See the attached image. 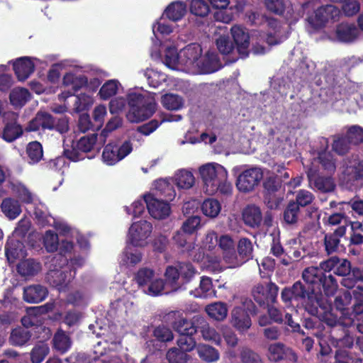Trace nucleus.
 I'll return each instance as SVG.
<instances>
[{
  "mask_svg": "<svg viewBox=\"0 0 363 363\" xmlns=\"http://www.w3.org/2000/svg\"><path fill=\"white\" fill-rule=\"evenodd\" d=\"M270 30L267 34L259 31L253 32L251 35L247 30L240 26L231 28V35L236 45V50L241 57H245L249 54L250 40H251L252 51L255 55H263L269 50V47L264 45H277L287 38L288 35L280 23L275 19L269 21Z\"/></svg>",
  "mask_w": 363,
  "mask_h": 363,
  "instance_id": "f257e3e1",
  "label": "nucleus"
},
{
  "mask_svg": "<svg viewBox=\"0 0 363 363\" xmlns=\"http://www.w3.org/2000/svg\"><path fill=\"white\" fill-rule=\"evenodd\" d=\"M202 56V48L199 44L191 43L179 52L174 48H167L165 52L164 63L169 69L197 74L198 72H209L214 69L212 66L199 67Z\"/></svg>",
  "mask_w": 363,
  "mask_h": 363,
  "instance_id": "f03ea898",
  "label": "nucleus"
},
{
  "mask_svg": "<svg viewBox=\"0 0 363 363\" xmlns=\"http://www.w3.org/2000/svg\"><path fill=\"white\" fill-rule=\"evenodd\" d=\"M199 172L203 182V191L206 194H231L233 186L228 181V171L223 166L216 162H209L201 166Z\"/></svg>",
  "mask_w": 363,
  "mask_h": 363,
  "instance_id": "7ed1b4c3",
  "label": "nucleus"
},
{
  "mask_svg": "<svg viewBox=\"0 0 363 363\" xmlns=\"http://www.w3.org/2000/svg\"><path fill=\"white\" fill-rule=\"evenodd\" d=\"M282 301L285 303L296 302V305L301 304L306 311L312 315L318 312V301L315 296L313 289H306L299 282H296L291 288H286L281 292Z\"/></svg>",
  "mask_w": 363,
  "mask_h": 363,
  "instance_id": "20e7f679",
  "label": "nucleus"
},
{
  "mask_svg": "<svg viewBox=\"0 0 363 363\" xmlns=\"http://www.w3.org/2000/svg\"><path fill=\"white\" fill-rule=\"evenodd\" d=\"M128 101L130 109L127 118L132 123H139L147 119L156 108V102L152 96H145L140 93L130 92Z\"/></svg>",
  "mask_w": 363,
  "mask_h": 363,
  "instance_id": "39448f33",
  "label": "nucleus"
},
{
  "mask_svg": "<svg viewBox=\"0 0 363 363\" xmlns=\"http://www.w3.org/2000/svg\"><path fill=\"white\" fill-rule=\"evenodd\" d=\"M218 238L219 236L215 230H208L201 240V248L203 252L196 255L194 260L203 262L206 267L213 270L217 269L221 258L219 255H213L212 252L218 247Z\"/></svg>",
  "mask_w": 363,
  "mask_h": 363,
  "instance_id": "423d86ee",
  "label": "nucleus"
},
{
  "mask_svg": "<svg viewBox=\"0 0 363 363\" xmlns=\"http://www.w3.org/2000/svg\"><path fill=\"white\" fill-rule=\"evenodd\" d=\"M152 232V225L145 220L134 222L130 227L128 241L134 247H144L149 243Z\"/></svg>",
  "mask_w": 363,
  "mask_h": 363,
  "instance_id": "0eeeda50",
  "label": "nucleus"
},
{
  "mask_svg": "<svg viewBox=\"0 0 363 363\" xmlns=\"http://www.w3.org/2000/svg\"><path fill=\"white\" fill-rule=\"evenodd\" d=\"M263 178V170L259 167H252L240 173L236 180V186L240 191L250 192L258 186Z\"/></svg>",
  "mask_w": 363,
  "mask_h": 363,
  "instance_id": "6e6552de",
  "label": "nucleus"
},
{
  "mask_svg": "<svg viewBox=\"0 0 363 363\" xmlns=\"http://www.w3.org/2000/svg\"><path fill=\"white\" fill-rule=\"evenodd\" d=\"M133 150L129 141L124 142L120 147L108 143L102 153V160L107 165H113L129 155Z\"/></svg>",
  "mask_w": 363,
  "mask_h": 363,
  "instance_id": "1a4fd4ad",
  "label": "nucleus"
},
{
  "mask_svg": "<svg viewBox=\"0 0 363 363\" xmlns=\"http://www.w3.org/2000/svg\"><path fill=\"white\" fill-rule=\"evenodd\" d=\"M144 200L149 213L155 219H164L171 213V208L167 202L156 199L150 194L144 195Z\"/></svg>",
  "mask_w": 363,
  "mask_h": 363,
  "instance_id": "9d476101",
  "label": "nucleus"
},
{
  "mask_svg": "<svg viewBox=\"0 0 363 363\" xmlns=\"http://www.w3.org/2000/svg\"><path fill=\"white\" fill-rule=\"evenodd\" d=\"M340 11L333 5H327L318 9L308 17V21L315 28L323 26L329 20H335L340 16Z\"/></svg>",
  "mask_w": 363,
  "mask_h": 363,
  "instance_id": "9b49d317",
  "label": "nucleus"
},
{
  "mask_svg": "<svg viewBox=\"0 0 363 363\" xmlns=\"http://www.w3.org/2000/svg\"><path fill=\"white\" fill-rule=\"evenodd\" d=\"M253 245L245 238H241L238 243V254L234 251L230 268L240 267L252 257Z\"/></svg>",
  "mask_w": 363,
  "mask_h": 363,
  "instance_id": "f8f14e48",
  "label": "nucleus"
},
{
  "mask_svg": "<svg viewBox=\"0 0 363 363\" xmlns=\"http://www.w3.org/2000/svg\"><path fill=\"white\" fill-rule=\"evenodd\" d=\"M278 294V287L272 283L265 285L257 284L253 290L252 295L255 300L260 305L266 303H274Z\"/></svg>",
  "mask_w": 363,
  "mask_h": 363,
  "instance_id": "ddd939ff",
  "label": "nucleus"
},
{
  "mask_svg": "<svg viewBox=\"0 0 363 363\" xmlns=\"http://www.w3.org/2000/svg\"><path fill=\"white\" fill-rule=\"evenodd\" d=\"M87 78L82 74L67 72L63 77V86L68 89V93H62L59 96L61 99H66L68 96L84 87L87 84Z\"/></svg>",
  "mask_w": 363,
  "mask_h": 363,
  "instance_id": "4468645a",
  "label": "nucleus"
},
{
  "mask_svg": "<svg viewBox=\"0 0 363 363\" xmlns=\"http://www.w3.org/2000/svg\"><path fill=\"white\" fill-rule=\"evenodd\" d=\"M74 274V272L72 274L71 271L68 272L67 268L64 269H55L48 274L47 280L52 286L62 291L70 282Z\"/></svg>",
  "mask_w": 363,
  "mask_h": 363,
  "instance_id": "2eb2a0df",
  "label": "nucleus"
},
{
  "mask_svg": "<svg viewBox=\"0 0 363 363\" xmlns=\"http://www.w3.org/2000/svg\"><path fill=\"white\" fill-rule=\"evenodd\" d=\"M230 323L239 332H244L248 330L251 325V320L242 307H235L230 313Z\"/></svg>",
  "mask_w": 363,
  "mask_h": 363,
  "instance_id": "dca6fc26",
  "label": "nucleus"
},
{
  "mask_svg": "<svg viewBox=\"0 0 363 363\" xmlns=\"http://www.w3.org/2000/svg\"><path fill=\"white\" fill-rule=\"evenodd\" d=\"M315 170L310 169L308 172V177L310 186L321 192H331L335 189L334 181L329 177H315Z\"/></svg>",
  "mask_w": 363,
  "mask_h": 363,
  "instance_id": "f3484780",
  "label": "nucleus"
},
{
  "mask_svg": "<svg viewBox=\"0 0 363 363\" xmlns=\"http://www.w3.org/2000/svg\"><path fill=\"white\" fill-rule=\"evenodd\" d=\"M235 246V242L230 235L223 234L219 236L218 247L220 250L223 259L229 268L234 254Z\"/></svg>",
  "mask_w": 363,
  "mask_h": 363,
  "instance_id": "a211bd4d",
  "label": "nucleus"
},
{
  "mask_svg": "<svg viewBox=\"0 0 363 363\" xmlns=\"http://www.w3.org/2000/svg\"><path fill=\"white\" fill-rule=\"evenodd\" d=\"M13 66L18 79L23 81L33 72L35 63L30 57H23L16 60Z\"/></svg>",
  "mask_w": 363,
  "mask_h": 363,
  "instance_id": "6ab92c4d",
  "label": "nucleus"
},
{
  "mask_svg": "<svg viewBox=\"0 0 363 363\" xmlns=\"http://www.w3.org/2000/svg\"><path fill=\"white\" fill-rule=\"evenodd\" d=\"M269 359L272 361H279L283 359H288L290 361H296V355L289 348H285L280 343L271 345L269 347Z\"/></svg>",
  "mask_w": 363,
  "mask_h": 363,
  "instance_id": "aec40b11",
  "label": "nucleus"
},
{
  "mask_svg": "<svg viewBox=\"0 0 363 363\" xmlns=\"http://www.w3.org/2000/svg\"><path fill=\"white\" fill-rule=\"evenodd\" d=\"M173 180L179 189L185 190L192 188L196 182L193 173L185 169L177 171L173 177Z\"/></svg>",
  "mask_w": 363,
  "mask_h": 363,
  "instance_id": "412c9836",
  "label": "nucleus"
},
{
  "mask_svg": "<svg viewBox=\"0 0 363 363\" xmlns=\"http://www.w3.org/2000/svg\"><path fill=\"white\" fill-rule=\"evenodd\" d=\"M104 143H101L99 135L91 134L81 138L76 144L78 150L82 152H90L91 150L99 151Z\"/></svg>",
  "mask_w": 363,
  "mask_h": 363,
  "instance_id": "4be33fe9",
  "label": "nucleus"
},
{
  "mask_svg": "<svg viewBox=\"0 0 363 363\" xmlns=\"http://www.w3.org/2000/svg\"><path fill=\"white\" fill-rule=\"evenodd\" d=\"M6 255L11 263L24 258L26 256V252L24 250L23 244L18 240H9L6 247Z\"/></svg>",
  "mask_w": 363,
  "mask_h": 363,
  "instance_id": "5701e85b",
  "label": "nucleus"
},
{
  "mask_svg": "<svg viewBox=\"0 0 363 363\" xmlns=\"http://www.w3.org/2000/svg\"><path fill=\"white\" fill-rule=\"evenodd\" d=\"M48 295V290L45 287L35 285L30 286L24 289V300L29 303H38L43 301Z\"/></svg>",
  "mask_w": 363,
  "mask_h": 363,
  "instance_id": "b1692460",
  "label": "nucleus"
},
{
  "mask_svg": "<svg viewBox=\"0 0 363 363\" xmlns=\"http://www.w3.org/2000/svg\"><path fill=\"white\" fill-rule=\"evenodd\" d=\"M336 35L339 40L349 43L354 40L357 38L359 30L353 24L342 23L337 26Z\"/></svg>",
  "mask_w": 363,
  "mask_h": 363,
  "instance_id": "393cba45",
  "label": "nucleus"
},
{
  "mask_svg": "<svg viewBox=\"0 0 363 363\" xmlns=\"http://www.w3.org/2000/svg\"><path fill=\"white\" fill-rule=\"evenodd\" d=\"M55 227L60 235L75 238L80 247L86 249L89 246L87 240L84 236L79 235L77 230L71 229L66 223H56Z\"/></svg>",
  "mask_w": 363,
  "mask_h": 363,
  "instance_id": "a878e982",
  "label": "nucleus"
},
{
  "mask_svg": "<svg viewBox=\"0 0 363 363\" xmlns=\"http://www.w3.org/2000/svg\"><path fill=\"white\" fill-rule=\"evenodd\" d=\"M244 222L251 226H258L262 220V216L259 207L255 205L247 206L242 212Z\"/></svg>",
  "mask_w": 363,
  "mask_h": 363,
  "instance_id": "bb28decb",
  "label": "nucleus"
},
{
  "mask_svg": "<svg viewBox=\"0 0 363 363\" xmlns=\"http://www.w3.org/2000/svg\"><path fill=\"white\" fill-rule=\"evenodd\" d=\"M40 128L44 129H53L55 128V121L50 114L38 113L28 126L29 130L33 131L38 130Z\"/></svg>",
  "mask_w": 363,
  "mask_h": 363,
  "instance_id": "cd10ccee",
  "label": "nucleus"
},
{
  "mask_svg": "<svg viewBox=\"0 0 363 363\" xmlns=\"http://www.w3.org/2000/svg\"><path fill=\"white\" fill-rule=\"evenodd\" d=\"M1 208L3 213L10 220L15 219L21 213V208L18 201L11 198L3 200Z\"/></svg>",
  "mask_w": 363,
  "mask_h": 363,
  "instance_id": "c85d7f7f",
  "label": "nucleus"
},
{
  "mask_svg": "<svg viewBox=\"0 0 363 363\" xmlns=\"http://www.w3.org/2000/svg\"><path fill=\"white\" fill-rule=\"evenodd\" d=\"M142 253L130 247H127L120 258V264L126 267H132L140 263L142 260Z\"/></svg>",
  "mask_w": 363,
  "mask_h": 363,
  "instance_id": "c756f323",
  "label": "nucleus"
},
{
  "mask_svg": "<svg viewBox=\"0 0 363 363\" xmlns=\"http://www.w3.org/2000/svg\"><path fill=\"white\" fill-rule=\"evenodd\" d=\"M172 315L178 317V320L173 324L174 330L178 333L181 335H193L196 333V328L191 322L180 316L178 313H173Z\"/></svg>",
  "mask_w": 363,
  "mask_h": 363,
  "instance_id": "7c9ffc66",
  "label": "nucleus"
},
{
  "mask_svg": "<svg viewBox=\"0 0 363 363\" xmlns=\"http://www.w3.org/2000/svg\"><path fill=\"white\" fill-rule=\"evenodd\" d=\"M196 351L200 359L206 362H215L220 359L218 350L208 345H199Z\"/></svg>",
  "mask_w": 363,
  "mask_h": 363,
  "instance_id": "2f4dec72",
  "label": "nucleus"
},
{
  "mask_svg": "<svg viewBox=\"0 0 363 363\" xmlns=\"http://www.w3.org/2000/svg\"><path fill=\"white\" fill-rule=\"evenodd\" d=\"M186 11L184 3L177 1L171 3L165 9L164 14L170 20L176 21L181 19Z\"/></svg>",
  "mask_w": 363,
  "mask_h": 363,
  "instance_id": "473e14b6",
  "label": "nucleus"
},
{
  "mask_svg": "<svg viewBox=\"0 0 363 363\" xmlns=\"http://www.w3.org/2000/svg\"><path fill=\"white\" fill-rule=\"evenodd\" d=\"M191 294L197 298H208L215 296V291L213 289L211 279L206 277H203L200 281L199 288L196 289Z\"/></svg>",
  "mask_w": 363,
  "mask_h": 363,
  "instance_id": "72a5a7b5",
  "label": "nucleus"
},
{
  "mask_svg": "<svg viewBox=\"0 0 363 363\" xmlns=\"http://www.w3.org/2000/svg\"><path fill=\"white\" fill-rule=\"evenodd\" d=\"M206 311L211 318L221 321L227 316L228 308L224 303L216 302L208 305Z\"/></svg>",
  "mask_w": 363,
  "mask_h": 363,
  "instance_id": "f704fd0d",
  "label": "nucleus"
},
{
  "mask_svg": "<svg viewBox=\"0 0 363 363\" xmlns=\"http://www.w3.org/2000/svg\"><path fill=\"white\" fill-rule=\"evenodd\" d=\"M121 88V83L116 79H110L106 82L99 91V96L103 100H107L116 95Z\"/></svg>",
  "mask_w": 363,
  "mask_h": 363,
  "instance_id": "c9c22d12",
  "label": "nucleus"
},
{
  "mask_svg": "<svg viewBox=\"0 0 363 363\" xmlns=\"http://www.w3.org/2000/svg\"><path fill=\"white\" fill-rule=\"evenodd\" d=\"M221 211V204L215 199H207L201 204V211L207 217L214 218Z\"/></svg>",
  "mask_w": 363,
  "mask_h": 363,
  "instance_id": "e433bc0d",
  "label": "nucleus"
},
{
  "mask_svg": "<svg viewBox=\"0 0 363 363\" xmlns=\"http://www.w3.org/2000/svg\"><path fill=\"white\" fill-rule=\"evenodd\" d=\"M184 99L175 94H165L161 98L162 106L168 110H179L184 106Z\"/></svg>",
  "mask_w": 363,
  "mask_h": 363,
  "instance_id": "4c0bfd02",
  "label": "nucleus"
},
{
  "mask_svg": "<svg viewBox=\"0 0 363 363\" xmlns=\"http://www.w3.org/2000/svg\"><path fill=\"white\" fill-rule=\"evenodd\" d=\"M54 348L61 353L66 352L72 345V341L67 334L58 330L53 337Z\"/></svg>",
  "mask_w": 363,
  "mask_h": 363,
  "instance_id": "58836bf2",
  "label": "nucleus"
},
{
  "mask_svg": "<svg viewBox=\"0 0 363 363\" xmlns=\"http://www.w3.org/2000/svg\"><path fill=\"white\" fill-rule=\"evenodd\" d=\"M155 189L168 201H172L176 196V191L167 179H158L155 184Z\"/></svg>",
  "mask_w": 363,
  "mask_h": 363,
  "instance_id": "ea45409f",
  "label": "nucleus"
},
{
  "mask_svg": "<svg viewBox=\"0 0 363 363\" xmlns=\"http://www.w3.org/2000/svg\"><path fill=\"white\" fill-rule=\"evenodd\" d=\"M23 133L21 126L16 122L8 123L6 124L2 138L6 142H13L19 138Z\"/></svg>",
  "mask_w": 363,
  "mask_h": 363,
  "instance_id": "a19ab883",
  "label": "nucleus"
},
{
  "mask_svg": "<svg viewBox=\"0 0 363 363\" xmlns=\"http://www.w3.org/2000/svg\"><path fill=\"white\" fill-rule=\"evenodd\" d=\"M50 352L47 343L40 342L36 344L30 351V361L32 363H41Z\"/></svg>",
  "mask_w": 363,
  "mask_h": 363,
  "instance_id": "79ce46f5",
  "label": "nucleus"
},
{
  "mask_svg": "<svg viewBox=\"0 0 363 363\" xmlns=\"http://www.w3.org/2000/svg\"><path fill=\"white\" fill-rule=\"evenodd\" d=\"M40 270V264L33 259L22 261L18 265V272L23 277L33 276Z\"/></svg>",
  "mask_w": 363,
  "mask_h": 363,
  "instance_id": "37998d69",
  "label": "nucleus"
},
{
  "mask_svg": "<svg viewBox=\"0 0 363 363\" xmlns=\"http://www.w3.org/2000/svg\"><path fill=\"white\" fill-rule=\"evenodd\" d=\"M31 335L30 332L25 328H16L14 329L11 334L9 342L13 345H23L26 344L30 338Z\"/></svg>",
  "mask_w": 363,
  "mask_h": 363,
  "instance_id": "c03bdc74",
  "label": "nucleus"
},
{
  "mask_svg": "<svg viewBox=\"0 0 363 363\" xmlns=\"http://www.w3.org/2000/svg\"><path fill=\"white\" fill-rule=\"evenodd\" d=\"M12 190L18 198L25 203H32L34 201L35 196L33 194L29 189L21 182H16L12 183Z\"/></svg>",
  "mask_w": 363,
  "mask_h": 363,
  "instance_id": "a18cd8bd",
  "label": "nucleus"
},
{
  "mask_svg": "<svg viewBox=\"0 0 363 363\" xmlns=\"http://www.w3.org/2000/svg\"><path fill=\"white\" fill-rule=\"evenodd\" d=\"M213 62H215L213 63L215 65L213 70L209 72H198L197 74H210L218 70L221 67L218 56L215 52H208L203 57L201 56L199 62V67L201 68L203 66H212Z\"/></svg>",
  "mask_w": 363,
  "mask_h": 363,
  "instance_id": "49530a36",
  "label": "nucleus"
},
{
  "mask_svg": "<svg viewBox=\"0 0 363 363\" xmlns=\"http://www.w3.org/2000/svg\"><path fill=\"white\" fill-rule=\"evenodd\" d=\"M30 96L27 89L23 88H15L10 94L11 104L15 106H22L28 100Z\"/></svg>",
  "mask_w": 363,
  "mask_h": 363,
  "instance_id": "de8ad7c7",
  "label": "nucleus"
},
{
  "mask_svg": "<svg viewBox=\"0 0 363 363\" xmlns=\"http://www.w3.org/2000/svg\"><path fill=\"white\" fill-rule=\"evenodd\" d=\"M27 154L29 163L35 164L38 162L43 155L41 144L37 141L30 143L27 147Z\"/></svg>",
  "mask_w": 363,
  "mask_h": 363,
  "instance_id": "09e8293b",
  "label": "nucleus"
},
{
  "mask_svg": "<svg viewBox=\"0 0 363 363\" xmlns=\"http://www.w3.org/2000/svg\"><path fill=\"white\" fill-rule=\"evenodd\" d=\"M156 274L152 269L148 268L140 269L135 277V280L138 285L143 288V290L153 280Z\"/></svg>",
  "mask_w": 363,
  "mask_h": 363,
  "instance_id": "8fccbe9b",
  "label": "nucleus"
},
{
  "mask_svg": "<svg viewBox=\"0 0 363 363\" xmlns=\"http://www.w3.org/2000/svg\"><path fill=\"white\" fill-rule=\"evenodd\" d=\"M144 74L149 85L154 88L159 86L162 82L166 80V75L164 73L154 69H147Z\"/></svg>",
  "mask_w": 363,
  "mask_h": 363,
  "instance_id": "3c124183",
  "label": "nucleus"
},
{
  "mask_svg": "<svg viewBox=\"0 0 363 363\" xmlns=\"http://www.w3.org/2000/svg\"><path fill=\"white\" fill-rule=\"evenodd\" d=\"M190 11L198 16H206L210 11L209 6L205 0H189Z\"/></svg>",
  "mask_w": 363,
  "mask_h": 363,
  "instance_id": "603ef678",
  "label": "nucleus"
},
{
  "mask_svg": "<svg viewBox=\"0 0 363 363\" xmlns=\"http://www.w3.org/2000/svg\"><path fill=\"white\" fill-rule=\"evenodd\" d=\"M323 276L320 269L318 267H310L306 268L302 274L303 279L308 284H316L320 282Z\"/></svg>",
  "mask_w": 363,
  "mask_h": 363,
  "instance_id": "864d4df0",
  "label": "nucleus"
},
{
  "mask_svg": "<svg viewBox=\"0 0 363 363\" xmlns=\"http://www.w3.org/2000/svg\"><path fill=\"white\" fill-rule=\"evenodd\" d=\"M167 358L169 363H187L189 355L179 348L172 347L167 352Z\"/></svg>",
  "mask_w": 363,
  "mask_h": 363,
  "instance_id": "5fc2aeb1",
  "label": "nucleus"
},
{
  "mask_svg": "<svg viewBox=\"0 0 363 363\" xmlns=\"http://www.w3.org/2000/svg\"><path fill=\"white\" fill-rule=\"evenodd\" d=\"M94 103L91 95L86 93H81L74 97V110L79 112L86 109Z\"/></svg>",
  "mask_w": 363,
  "mask_h": 363,
  "instance_id": "6e6d98bb",
  "label": "nucleus"
},
{
  "mask_svg": "<svg viewBox=\"0 0 363 363\" xmlns=\"http://www.w3.org/2000/svg\"><path fill=\"white\" fill-rule=\"evenodd\" d=\"M320 283H321L323 291L327 296H331L335 294L337 284L332 275H323Z\"/></svg>",
  "mask_w": 363,
  "mask_h": 363,
  "instance_id": "4d7b16f0",
  "label": "nucleus"
},
{
  "mask_svg": "<svg viewBox=\"0 0 363 363\" xmlns=\"http://www.w3.org/2000/svg\"><path fill=\"white\" fill-rule=\"evenodd\" d=\"M201 227V218L198 216H191L182 225V229L184 233L192 234Z\"/></svg>",
  "mask_w": 363,
  "mask_h": 363,
  "instance_id": "13d9d810",
  "label": "nucleus"
},
{
  "mask_svg": "<svg viewBox=\"0 0 363 363\" xmlns=\"http://www.w3.org/2000/svg\"><path fill=\"white\" fill-rule=\"evenodd\" d=\"M201 332L205 340L212 341L218 345H220V336L213 328L210 327L208 324H205L202 326Z\"/></svg>",
  "mask_w": 363,
  "mask_h": 363,
  "instance_id": "bf43d9fd",
  "label": "nucleus"
},
{
  "mask_svg": "<svg viewBox=\"0 0 363 363\" xmlns=\"http://www.w3.org/2000/svg\"><path fill=\"white\" fill-rule=\"evenodd\" d=\"M163 289L164 282L162 279L157 275L143 291L149 295L157 296L161 294Z\"/></svg>",
  "mask_w": 363,
  "mask_h": 363,
  "instance_id": "052dcab7",
  "label": "nucleus"
},
{
  "mask_svg": "<svg viewBox=\"0 0 363 363\" xmlns=\"http://www.w3.org/2000/svg\"><path fill=\"white\" fill-rule=\"evenodd\" d=\"M59 245L58 236L53 232L48 230L44 236V245L47 251L55 252Z\"/></svg>",
  "mask_w": 363,
  "mask_h": 363,
  "instance_id": "680f3d73",
  "label": "nucleus"
},
{
  "mask_svg": "<svg viewBox=\"0 0 363 363\" xmlns=\"http://www.w3.org/2000/svg\"><path fill=\"white\" fill-rule=\"evenodd\" d=\"M347 138L350 143L358 144L363 141V129L358 125L350 127L347 131Z\"/></svg>",
  "mask_w": 363,
  "mask_h": 363,
  "instance_id": "e2e57ef3",
  "label": "nucleus"
},
{
  "mask_svg": "<svg viewBox=\"0 0 363 363\" xmlns=\"http://www.w3.org/2000/svg\"><path fill=\"white\" fill-rule=\"evenodd\" d=\"M121 124V118L118 117L112 118L106 124V128L102 130L99 135V140L101 143H105L108 133L116 130Z\"/></svg>",
  "mask_w": 363,
  "mask_h": 363,
  "instance_id": "0e129e2a",
  "label": "nucleus"
},
{
  "mask_svg": "<svg viewBox=\"0 0 363 363\" xmlns=\"http://www.w3.org/2000/svg\"><path fill=\"white\" fill-rule=\"evenodd\" d=\"M155 337L160 341L168 342L173 340L172 330L165 325H160L154 330Z\"/></svg>",
  "mask_w": 363,
  "mask_h": 363,
  "instance_id": "69168bd1",
  "label": "nucleus"
},
{
  "mask_svg": "<svg viewBox=\"0 0 363 363\" xmlns=\"http://www.w3.org/2000/svg\"><path fill=\"white\" fill-rule=\"evenodd\" d=\"M299 212L298 204L290 203L284 212V220L288 223H294L297 221Z\"/></svg>",
  "mask_w": 363,
  "mask_h": 363,
  "instance_id": "338daca9",
  "label": "nucleus"
},
{
  "mask_svg": "<svg viewBox=\"0 0 363 363\" xmlns=\"http://www.w3.org/2000/svg\"><path fill=\"white\" fill-rule=\"evenodd\" d=\"M192 335H181L177 341L179 350L184 352L191 351L196 346V342Z\"/></svg>",
  "mask_w": 363,
  "mask_h": 363,
  "instance_id": "774afa93",
  "label": "nucleus"
}]
</instances>
